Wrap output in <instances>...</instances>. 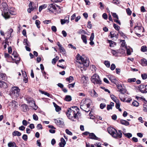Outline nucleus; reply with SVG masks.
Masks as SVG:
<instances>
[{
  "mask_svg": "<svg viewBox=\"0 0 147 147\" xmlns=\"http://www.w3.org/2000/svg\"><path fill=\"white\" fill-rule=\"evenodd\" d=\"M108 133L113 138H120L122 137V131L119 130L118 132L114 128L109 127L107 129Z\"/></svg>",
  "mask_w": 147,
  "mask_h": 147,
  "instance_id": "2",
  "label": "nucleus"
},
{
  "mask_svg": "<svg viewBox=\"0 0 147 147\" xmlns=\"http://www.w3.org/2000/svg\"><path fill=\"white\" fill-rule=\"evenodd\" d=\"M136 80V78H129L127 80V82L128 83L133 82H135Z\"/></svg>",
  "mask_w": 147,
  "mask_h": 147,
  "instance_id": "30",
  "label": "nucleus"
},
{
  "mask_svg": "<svg viewBox=\"0 0 147 147\" xmlns=\"http://www.w3.org/2000/svg\"><path fill=\"white\" fill-rule=\"evenodd\" d=\"M1 6L0 8L2 9H8V5L6 3H2L1 4Z\"/></svg>",
  "mask_w": 147,
  "mask_h": 147,
  "instance_id": "15",
  "label": "nucleus"
},
{
  "mask_svg": "<svg viewBox=\"0 0 147 147\" xmlns=\"http://www.w3.org/2000/svg\"><path fill=\"white\" fill-rule=\"evenodd\" d=\"M79 111V109L77 107H73L68 109L66 112L67 115L69 119L73 121V118L78 119L79 118V116H80V113Z\"/></svg>",
  "mask_w": 147,
  "mask_h": 147,
  "instance_id": "1",
  "label": "nucleus"
},
{
  "mask_svg": "<svg viewBox=\"0 0 147 147\" xmlns=\"http://www.w3.org/2000/svg\"><path fill=\"white\" fill-rule=\"evenodd\" d=\"M59 49L61 53L63 55H65L66 54V51L64 49V48L61 46L59 48Z\"/></svg>",
  "mask_w": 147,
  "mask_h": 147,
  "instance_id": "24",
  "label": "nucleus"
},
{
  "mask_svg": "<svg viewBox=\"0 0 147 147\" xmlns=\"http://www.w3.org/2000/svg\"><path fill=\"white\" fill-rule=\"evenodd\" d=\"M33 119L37 121L38 119V117L36 114H34L33 115Z\"/></svg>",
  "mask_w": 147,
  "mask_h": 147,
  "instance_id": "53",
  "label": "nucleus"
},
{
  "mask_svg": "<svg viewBox=\"0 0 147 147\" xmlns=\"http://www.w3.org/2000/svg\"><path fill=\"white\" fill-rule=\"evenodd\" d=\"M73 80V77L72 76H70L69 78H67L66 79V81L69 82V83L72 82Z\"/></svg>",
  "mask_w": 147,
  "mask_h": 147,
  "instance_id": "32",
  "label": "nucleus"
},
{
  "mask_svg": "<svg viewBox=\"0 0 147 147\" xmlns=\"http://www.w3.org/2000/svg\"><path fill=\"white\" fill-rule=\"evenodd\" d=\"M61 142L59 144V146L60 147H64L66 144V142L63 138L61 139Z\"/></svg>",
  "mask_w": 147,
  "mask_h": 147,
  "instance_id": "12",
  "label": "nucleus"
},
{
  "mask_svg": "<svg viewBox=\"0 0 147 147\" xmlns=\"http://www.w3.org/2000/svg\"><path fill=\"white\" fill-rule=\"evenodd\" d=\"M5 74L0 73V80H5Z\"/></svg>",
  "mask_w": 147,
  "mask_h": 147,
  "instance_id": "31",
  "label": "nucleus"
},
{
  "mask_svg": "<svg viewBox=\"0 0 147 147\" xmlns=\"http://www.w3.org/2000/svg\"><path fill=\"white\" fill-rule=\"evenodd\" d=\"M40 92L42 94H44L49 97H50V94L49 93L42 91H40Z\"/></svg>",
  "mask_w": 147,
  "mask_h": 147,
  "instance_id": "48",
  "label": "nucleus"
},
{
  "mask_svg": "<svg viewBox=\"0 0 147 147\" xmlns=\"http://www.w3.org/2000/svg\"><path fill=\"white\" fill-rule=\"evenodd\" d=\"M112 15L113 17L115 18L114 19H119L118 16L115 13H113L112 14Z\"/></svg>",
  "mask_w": 147,
  "mask_h": 147,
  "instance_id": "57",
  "label": "nucleus"
},
{
  "mask_svg": "<svg viewBox=\"0 0 147 147\" xmlns=\"http://www.w3.org/2000/svg\"><path fill=\"white\" fill-rule=\"evenodd\" d=\"M59 59V57L58 56H56L55 58L53 59L52 61V63L53 64H55L56 61Z\"/></svg>",
  "mask_w": 147,
  "mask_h": 147,
  "instance_id": "35",
  "label": "nucleus"
},
{
  "mask_svg": "<svg viewBox=\"0 0 147 147\" xmlns=\"http://www.w3.org/2000/svg\"><path fill=\"white\" fill-rule=\"evenodd\" d=\"M141 76L142 79L143 80H145L147 78V74H142Z\"/></svg>",
  "mask_w": 147,
  "mask_h": 147,
  "instance_id": "45",
  "label": "nucleus"
},
{
  "mask_svg": "<svg viewBox=\"0 0 147 147\" xmlns=\"http://www.w3.org/2000/svg\"><path fill=\"white\" fill-rule=\"evenodd\" d=\"M79 34H87V32L85 31L84 30L82 29H80L77 32Z\"/></svg>",
  "mask_w": 147,
  "mask_h": 147,
  "instance_id": "29",
  "label": "nucleus"
},
{
  "mask_svg": "<svg viewBox=\"0 0 147 147\" xmlns=\"http://www.w3.org/2000/svg\"><path fill=\"white\" fill-rule=\"evenodd\" d=\"M9 147H16V144L14 142H10L8 144Z\"/></svg>",
  "mask_w": 147,
  "mask_h": 147,
  "instance_id": "17",
  "label": "nucleus"
},
{
  "mask_svg": "<svg viewBox=\"0 0 147 147\" xmlns=\"http://www.w3.org/2000/svg\"><path fill=\"white\" fill-rule=\"evenodd\" d=\"M16 14V11L12 10H3L2 13V15L6 19L9 18L10 14L15 15Z\"/></svg>",
  "mask_w": 147,
  "mask_h": 147,
  "instance_id": "4",
  "label": "nucleus"
},
{
  "mask_svg": "<svg viewBox=\"0 0 147 147\" xmlns=\"http://www.w3.org/2000/svg\"><path fill=\"white\" fill-rule=\"evenodd\" d=\"M123 134L125 137H127L128 138H130L132 136V135L131 133H123Z\"/></svg>",
  "mask_w": 147,
  "mask_h": 147,
  "instance_id": "34",
  "label": "nucleus"
},
{
  "mask_svg": "<svg viewBox=\"0 0 147 147\" xmlns=\"http://www.w3.org/2000/svg\"><path fill=\"white\" fill-rule=\"evenodd\" d=\"M142 92V93H145L147 92V85L145 86L144 89L141 90Z\"/></svg>",
  "mask_w": 147,
  "mask_h": 147,
  "instance_id": "59",
  "label": "nucleus"
},
{
  "mask_svg": "<svg viewBox=\"0 0 147 147\" xmlns=\"http://www.w3.org/2000/svg\"><path fill=\"white\" fill-rule=\"evenodd\" d=\"M87 36L84 35H81V38L83 42L85 43L86 44L87 43Z\"/></svg>",
  "mask_w": 147,
  "mask_h": 147,
  "instance_id": "19",
  "label": "nucleus"
},
{
  "mask_svg": "<svg viewBox=\"0 0 147 147\" xmlns=\"http://www.w3.org/2000/svg\"><path fill=\"white\" fill-rule=\"evenodd\" d=\"M22 138L24 141H26L28 139L27 136L26 134H24L22 136Z\"/></svg>",
  "mask_w": 147,
  "mask_h": 147,
  "instance_id": "54",
  "label": "nucleus"
},
{
  "mask_svg": "<svg viewBox=\"0 0 147 147\" xmlns=\"http://www.w3.org/2000/svg\"><path fill=\"white\" fill-rule=\"evenodd\" d=\"M65 132L68 135H72V133L69 131L68 129H65Z\"/></svg>",
  "mask_w": 147,
  "mask_h": 147,
  "instance_id": "56",
  "label": "nucleus"
},
{
  "mask_svg": "<svg viewBox=\"0 0 147 147\" xmlns=\"http://www.w3.org/2000/svg\"><path fill=\"white\" fill-rule=\"evenodd\" d=\"M22 124L24 126H26L28 124H29L30 123L28 122L26 120H24L22 122Z\"/></svg>",
  "mask_w": 147,
  "mask_h": 147,
  "instance_id": "47",
  "label": "nucleus"
},
{
  "mask_svg": "<svg viewBox=\"0 0 147 147\" xmlns=\"http://www.w3.org/2000/svg\"><path fill=\"white\" fill-rule=\"evenodd\" d=\"M110 37L111 38H112L114 37L115 35V33L114 31H112L110 33Z\"/></svg>",
  "mask_w": 147,
  "mask_h": 147,
  "instance_id": "49",
  "label": "nucleus"
},
{
  "mask_svg": "<svg viewBox=\"0 0 147 147\" xmlns=\"http://www.w3.org/2000/svg\"><path fill=\"white\" fill-rule=\"evenodd\" d=\"M65 100L67 101H70L71 100V97L69 95H66L65 96Z\"/></svg>",
  "mask_w": 147,
  "mask_h": 147,
  "instance_id": "27",
  "label": "nucleus"
},
{
  "mask_svg": "<svg viewBox=\"0 0 147 147\" xmlns=\"http://www.w3.org/2000/svg\"><path fill=\"white\" fill-rule=\"evenodd\" d=\"M104 63L105 65L108 67H109L110 66V63L109 61H105L104 62Z\"/></svg>",
  "mask_w": 147,
  "mask_h": 147,
  "instance_id": "40",
  "label": "nucleus"
},
{
  "mask_svg": "<svg viewBox=\"0 0 147 147\" xmlns=\"http://www.w3.org/2000/svg\"><path fill=\"white\" fill-rule=\"evenodd\" d=\"M12 55H13V56L15 58H17V60L15 59V63H17L16 61H18L20 60V58L18 57V55L17 53V52L15 51H14L13 52V53Z\"/></svg>",
  "mask_w": 147,
  "mask_h": 147,
  "instance_id": "14",
  "label": "nucleus"
},
{
  "mask_svg": "<svg viewBox=\"0 0 147 147\" xmlns=\"http://www.w3.org/2000/svg\"><path fill=\"white\" fill-rule=\"evenodd\" d=\"M126 49L127 50V54L129 55H130L131 53V50L130 49H127V48H126Z\"/></svg>",
  "mask_w": 147,
  "mask_h": 147,
  "instance_id": "63",
  "label": "nucleus"
},
{
  "mask_svg": "<svg viewBox=\"0 0 147 147\" xmlns=\"http://www.w3.org/2000/svg\"><path fill=\"white\" fill-rule=\"evenodd\" d=\"M113 26L114 28L117 30L119 31V30L120 27L117 25L115 24H113Z\"/></svg>",
  "mask_w": 147,
  "mask_h": 147,
  "instance_id": "36",
  "label": "nucleus"
},
{
  "mask_svg": "<svg viewBox=\"0 0 147 147\" xmlns=\"http://www.w3.org/2000/svg\"><path fill=\"white\" fill-rule=\"evenodd\" d=\"M100 108L102 109L105 107L106 105L104 103H101L100 105Z\"/></svg>",
  "mask_w": 147,
  "mask_h": 147,
  "instance_id": "55",
  "label": "nucleus"
},
{
  "mask_svg": "<svg viewBox=\"0 0 147 147\" xmlns=\"http://www.w3.org/2000/svg\"><path fill=\"white\" fill-rule=\"evenodd\" d=\"M119 91L121 93L124 94L126 92V90L125 89L121 88L119 90Z\"/></svg>",
  "mask_w": 147,
  "mask_h": 147,
  "instance_id": "52",
  "label": "nucleus"
},
{
  "mask_svg": "<svg viewBox=\"0 0 147 147\" xmlns=\"http://www.w3.org/2000/svg\"><path fill=\"white\" fill-rule=\"evenodd\" d=\"M24 45L30 47V43L28 41L27 39H24Z\"/></svg>",
  "mask_w": 147,
  "mask_h": 147,
  "instance_id": "28",
  "label": "nucleus"
},
{
  "mask_svg": "<svg viewBox=\"0 0 147 147\" xmlns=\"http://www.w3.org/2000/svg\"><path fill=\"white\" fill-rule=\"evenodd\" d=\"M54 121L55 123L59 127H62L64 126V122L59 119H54Z\"/></svg>",
  "mask_w": 147,
  "mask_h": 147,
  "instance_id": "8",
  "label": "nucleus"
},
{
  "mask_svg": "<svg viewBox=\"0 0 147 147\" xmlns=\"http://www.w3.org/2000/svg\"><path fill=\"white\" fill-rule=\"evenodd\" d=\"M90 95L91 96L93 97H96L98 96V94L96 92L95 90L94 89H93L91 90Z\"/></svg>",
  "mask_w": 147,
  "mask_h": 147,
  "instance_id": "13",
  "label": "nucleus"
},
{
  "mask_svg": "<svg viewBox=\"0 0 147 147\" xmlns=\"http://www.w3.org/2000/svg\"><path fill=\"white\" fill-rule=\"evenodd\" d=\"M6 86V84L5 82L1 81H0V87L5 88Z\"/></svg>",
  "mask_w": 147,
  "mask_h": 147,
  "instance_id": "25",
  "label": "nucleus"
},
{
  "mask_svg": "<svg viewBox=\"0 0 147 147\" xmlns=\"http://www.w3.org/2000/svg\"><path fill=\"white\" fill-rule=\"evenodd\" d=\"M92 82L94 84H100L101 81L100 80L99 76L97 74H94L91 77Z\"/></svg>",
  "mask_w": 147,
  "mask_h": 147,
  "instance_id": "6",
  "label": "nucleus"
},
{
  "mask_svg": "<svg viewBox=\"0 0 147 147\" xmlns=\"http://www.w3.org/2000/svg\"><path fill=\"white\" fill-rule=\"evenodd\" d=\"M94 38V33H91L90 37V41H93Z\"/></svg>",
  "mask_w": 147,
  "mask_h": 147,
  "instance_id": "51",
  "label": "nucleus"
},
{
  "mask_svg": "<svg viewBox=\"0 0 147 147\" xmlns=\"http://www.w3.org/2000/svg\"><path fill=\"white\" fill-rule=\"evenodd\" d=\"M28 102L30 103V106L33 107V109L35 110H36L38 108V106L36 105L35 103H34V101L30 100H28Z\"/></svg>",
  "mask_w": 147,
  "mask_h": 147,
  "instance_id": "9",
  "label": "nucleus"
},
{
  "mask_svg": "<svg viewBox=\"0 0 147 147\" xmlns=\"http://www.w3.org/2000/svg\"><path fill=\"white\" fill-rule=\"evenodd\" d=\"M120 123L126 126H127L129 125V122L126 120L123 119H121L120 121Z\"/></svg>",
  "mask_w": 147,
  "mask_h": 147,
  "instance_id": "16",
  "label": "nucleus"
},
{
  "mask_svg": "<svg viewBox=\"0 0 147 147\" xmlns=\"http://www.w3.org/2000/svg\"><path fill=\"white\" fill-rule=\"evenodd\" d=\"M47 12H49L50 13H53L56 14L61 13V10H47Z\"/></svg>",
  "mask_w": 147,
  "mask_h": 147,
  "instance_id": "11",
  "label": "nucleus"
},
{
  "mask_svg": "<svg viewBox=\"0 0 147 147\" xmlns=\"http://www.w3.org/2000/svg\"><path fill=\"white\" fill-rule=\"evenodd\" d=\"M102 18L105 20H107L108 18L107 14L106 13H104L102 15Z\"/></svg>",
  "mask_w": 147,
  "mask_h": 147,
  "instance_id": "61",
  "label": "nucleus"
},
{
  "mask_svg": "<svg viewBox=\"0 0 147 147\" xmlns=\"http://www.w3.org/2000/svg\"><path fill=\"white\" fill-rule=\"evenodd\" d=\"M109 78V80L113 83H115L116 82L117 80L115 77L113 76H110Z\"/></svg>",
  "mask_w": 147,
  "mask_h": 147,
  "instance_id": "20",
  "label": "nucleus"
},
{
  "mask_svg": "<svg viewBox=\"0 0 147 147\" xmlns=\"http://www.w3.org/2000/svg\"><path fill=\"white\" fill-rule=\"evenodd\" d=\"M143 111L144 112H147V106L145 104H143Z\"/></svg>",
  "mask_w": 147,
  "mask_h": 147,
  "instance_id": "58",
  "label": "nucleus"
},
{
  "mask_svg": "<svg viewBox=\"0 0 147 147\" xmlns=\"http://www.w3.org/2000/svg\"><path fill=\"white\" fill-rule=\"evenodd\" d=\"M140 87L139 90L140 91L142 92L141 90L144 89H143V88H145V86L144 85L142 84L140 86Z\"/></svg>",
  "mask_w": 147,
  "mask_h": 147,
  "instance_id": "50",
  "label": "nucleus"
},
{
  "mask_svg": "<svg viewBox=\"0 0 147 147\" xmlns=\"http://www.w3.org/2000/svg\"><path fill=\"white\" fill-rule=\"evenodd\" d=\"M36 127L38 128V129H42V125L40 124L37 125Z\"/></svg>",
  "mask_w": 147,
  "mask_h": 147,
  "instance_id": "62",
  "label": "nucleus"
},
{
  "mask_svg": "<svg viewBox=\"0 0 147 147\" xmlns=\"http://www.w3.org/2000/svg\"><path fill=\"white\" fill-rule=\"evenodd\" d=\"M11 103L12 105L13 108L16 109L18 107L17 102L15 100H13Z\"/></svg>",
  "mask_w": 147,
  "mask_h": 147,
  "instance_id": "22",
  "label": "nucleus"
},
{
  "mask_svg": "<svg viewBox=\"0 0 147 147\" xmlns=\"http://www.w3.org/2000/svg\"><path fill=\"white\" fill-rule=\"evenodd\" d=\"M116 103V108L117 109H119L120 107V103L119 102V100L116 101L115 102Z\"/></svg>",
  "mask_w": 147,
  "mask_h": 147,
  "instance_id": "39",
  "label": "nucleus"
},
{
  "mask_svg": "<svg viewBox=\"0 0 147 147\" xmlns=\"http://www.w3.org/2000/svg\"><path fill=\"white\" fill-rule=\"evenodd\" d=\"M115 65L114 64H112L111 65L110 69L112 70H113L115 68Z\"/></svg>",
  "mask_w": 147,
  "mask_h": 147,
  "instance_id": "60",
  "label": "nucleus"
},
{
  "mask_svg": "<svg viewBox=\"0 0 147 147\" xmlns=\"http://www.w3.org/2000/svg\"><path fill=\"white\" fill-rule=\"evenodd\" d=\"M142 64L143 66L147 65V61L145 59H143L141 60Z\"/></svg>",
  "mask_w": 147,
  "mask_h": 147,
  "instance_id": "26",
  "label": "nucleus"
},
{
  "mask_svg": "<svg viewBox=\"0 0 147 147\" xmlns=\"http://www.w3.org/2000/svg\"><path fill=\"white\" fill-rule=\"evenodd\" d=\"M53 104L55 107V110L57 112H59L61 111V109L60 107L57 105L55 102H53Z\"/></svg>",
  "mask_w": 147,
  "mask_h": 147,
  "instance_id": "18",
  "label": "nucleus"
},
{
  "mask_svg": "<svg viewBox=\"0 0 147 147\" xmlns=\"http://www.w3.org/2000/svg\"><path fill=\"white\" fill-rule=\"evenodd\" d=\"M21 135V133L18 131H15L12 133V135L13 136H20Z\"/></svg>",
  "mask_w": 147,
  "mask_h": 147,
  "instance_id": "21",
  "label": "nucleus"
},
{
  "mask_svg": "<svg viewBox=\"0 0 147 147\" xmlns=\"http://www.w3.org/2000/svg\"><path fill=\"white\" fill-rule=\"evenodd\" d=\"M133 105L135 107H137L139 106V103L137 101L134 100L133 102H132Z\"/></svg>",
  "mask_w": 147,
  "mask_h": 147,
  "instance_id": "41",
  "label": "nucleus"
},
{
  "mask_svg": "<svg viewBox=\"0 0 147 147\" xmlns=\"http://www.w3.org/2000/svg\"><path fill=\"white\" fill-rule=\"evenodd\" d=\"M47 6L46 4H44L39 6V9H44Z\"/></svg>",
  "mask_w": 147,
  "mask_h": 147,
  "instance_id": "43",
  "label": "nucleus"
},
{
  "mask_svg": "<svg viewBox=\"0 0 147 147\" xmlns=\"http://www.w3.org/2000/svg\"><path fill=\"white\" fill-rule=\"evenodd\" d=\"M91 101L89 99H87L84 101L83 103H81L80 105V109L86 112H89L90 110L89 107L90 106Z\"/></svg>",
  "mask_w": 147,
  "mask_h": 147,
  "instance_id": "3",
  "label": "nucleus"
},
{
  "mask_svg": "<svg viewBox=\"0 0 147 147\" xmlns=\"http://www.w3.org/2000/svg\"><path fill=\"white\" fill-rule=\"evenodd\" d=\"M23 75L24 79L23 80L24 82L25 83H26L28 82V77L27 76L25 72V74L23 73L22 75Z\"/></svg>",
  "mask_w": 147,
  "mask_h": 147,
  "instance_id": "23",
  "label": "nucleus"
},
{
  "mask_svg": "<svg viewBox=\"0 0 147 147\" xmlns=\"http://www.w3.org/2000/svg\"><path fill=\"white\" fill-rule=\"evenodd\" d=\"M110 96L111 98L115 102L116 101L119 100L118 99H116V97L113 94H110Z\"/></svg>",
  "mask_w": 147,
  "mask_h": 147,
  "instance_id": "38",
  "label": "nucleus"
},
{
  "mask_svg": "<svg viewBox=\"0 0 147 147\" xmlns=\"http://www.w3.org/2000/svg\"><path fill=\"white\" fill-rule=\"evenodd\" d=\"M80 60V61L79 60L77 61V63H79L80 64H82L83 65H85L86 67L89 66L88 63H87L88 62V61L84 60V59L83 57H82Z\"/></svg>",
  "mask_w": 147,
  "mask_h": 147,
  "instance_id": "7",
  "label": "nucleus"
},
{
  "mask_svg": "<svg viewBox=\"0 0 147 147\" xmlns=\"http://www.w3.org/2000/svg\"><path fill=\"white\" fill-rule=\"evenodd\" d=\"M142 28H143L141 26H135L134 27V29L136 30H138L139 31H141L142 30Z\"/></svg>",
  "mask_w": 147,
  "mask_h": 147,
  "instance_id": "33",
  "label": "nucleus"
},
{
  "mask_svg": "<svg viewBox=\"0 0 147 147\" xmlns=\"http://www.w3.org/2000/svg\"><path fill=\"white\" fill-rule=\"evenodd\" d=\"M69 22V21L67 20H65V19H61V24L62 25L64 24L66 22L68 23Z\"/></svg>",
  "mask_w": 147,
  "mask_h": 147,
  "instance_id": "46",
  "label": "nucleus"
},
{
  "mask_svg": "<svg viewBox=\"0 0 147 147\" xmlns=\"http://www.w3.org/2000/svg\"><path fill=\"white\" fill-rule=\"evenodd\" d=\"M89 138L91 139L99 140V138L97 137L95 134L93 133H90L89 135Z\"/></svg>",
  "mask_w": 147,
  "mask_h": 147,
  "instance_id": "10",
  "label": "nucleus"
},
{
  "mask_svg": "<svg viewBox=\"0 0 147 147\" xmlns=\"http://www.w3.org/2000/svg\"><path fill=\"white\" fill-rule=\"evenodd\" d=\"M49 7H50L48 8V9H50L51 8H52V9H56V8L55 7L53 4H50L49 5Z\"/></svg>",
  "mask_w": 147,
  "mask_h": 147,
  "instance_id": "44",
  "label": "nucleus"
},
{
  "mask_svg": "<svg viewBox=\"0 0 147 147\" xmlns=\"http://www.w3.org/2000/svg\"><path fill=\"white\" fill-rule=\"evenodd\" d=\"M40 22L38 20H36L35 21V24H36L37 27L38 28H40Z\"/></svg>",
  "mask_w": 147,
  "mask_h": 147,
  "instance_id": "42",
  "label": "nucleus"
},
{
  "mask_svg": "<svg viewBox=\"0 0 147 147\" xmlns=\"http://www.w3.org/2000/svg\"><path fill=\"white\" fill-rule=\"evenodd\" d=\"M141 50L142 52H146L147 50V47L146 46H142L141 48Z\"/></svg>",
  "mask_w": 147,
  "mask_h": 147,
  "instance_id": "37",
  "label": "nucleus"
},
{
  "mask_svg": "<svg viewBox=\"0 0 147 147\" xmlns=\"http://www.w3.org/2000/svg\"><path fill=\"white\" fill-rule=\"evenodd\" d=\"M37 144L38 145V146L39 147H41V144L40 142V140H38L37 141Z\"/></svg>",
  "mask_w": 147,
  "mask_h": 147,
  "instance_id": "64",
  "label": "nucleus"
},
{
  "mask_svg": "<svg viewBox=\"0 0 147 147\" xmlns=\"http://www.w3.org/2000/svg\"><path fill=\"white\" fill-rule=\"evenodd\" d=\"M20 89L18 87H12L10 91V93L16 97L18 96L20 94Z\"/></svg>",
  "mask_w": 147,
  "mask_h": 147,
  "instance_id": "5",
  "label": "nucleus"
}]
</instances>
